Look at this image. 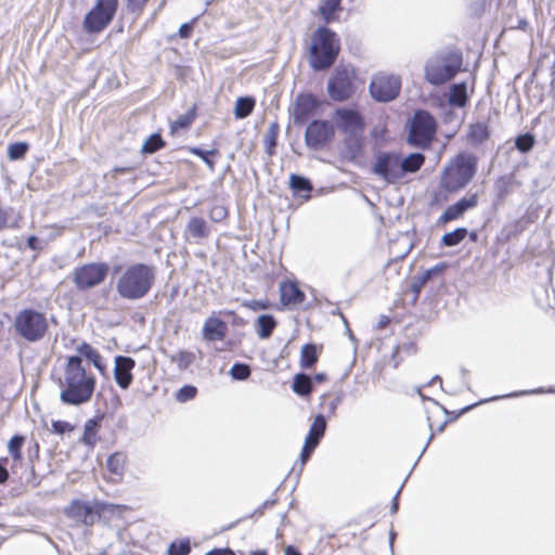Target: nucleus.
Returning <instances> with one entry per match:
<instances>
[{"mask_svg": "<svg viewBox=\"0 0 555 555\" xmlns=\"http://www.w3.org/2000/svg\"><path fill=\"white\" fill-rule=\"evenodd\" d=\"M29 147V144L25 141L11 143L8 146V158L10 160H21L26 156Z\"/></svg>", "mask_w": 555, "mask_h": 555, "instance_id": "nucleus-39", "label": "nucleus"}, {"mask_svg": "<svg viewBox=\"0 0 555 555\" xmlns=\"http://www.w3.org/2000/svg\"><path fill=\"white\" fill-rule=\"evenodd\" d=\"M26 247L34 251H40L43 249V242L37 235H29L26 240Z\"/></svg>", "mask_w": 555, "mask_h": 555, "instance_id": "nucleus-51", "label": "nucleus"}, {"mask_svg": "<svg viewBox=\"0 0 555 555\" xmlns=\"http://www.w3.org/2000/svg\"><path fill=\"white\" fill-rule=\"evenodd\" d=\"M356 73L347 66H337L327 82V93L333 101L343 102L356 92Z\"/></svg>", "mask_w": 555, "mask_h": 555, "instance_id": "nucleus-10", "label": "nucleus"}, {"mask_svg": "<svg viewBox=\"0 0 555 555\" xmlns=\"http://www.w3.org/2000/svg\"><path fill=\"white\" fill-rule=\"evenodd\" d=\"M102 418H103L102 415L101 416H94L92 418H89L85 423L82 437L80 439L81 442L85 446H88V447H91V448L95 446V443H96V435H98V431L101 428Z\"/></svg>", "mask_w": 555, "mask_h": 555, "instance_id": "nucleus-24", "label": "nucleus"}, {"mask_svg": "<svg viewBox=\"0 0 555 555\" xmlns=\"http://www.w3.org/2000/svg\"><path fill=\"white\" fill-rule=\"evenodd\" d=\"M292 389L295 393L301 397L309 396L313 390L312 378L305 373L296 374L294 377Z\"/></svg>", "mask_w": 555, "mask_h": 555, "instance_id": "nucleus-35", "label": "nucleus"}, {"mask_svg": "<svg viewBox=\"0 0 555 555\" xmlns=\"http://www.w3.org/2000/svg\"><path fill=\"white\" fill-rule=\"evenodd\" d=\"M436 121L426 111H417L411 121L408 141L418 147H427L436 133Z\"/></svg>", "mask_w": 555, "mask_h": 555, "instance_id": "nucleus-11", "label": "nucleus"}, {"mask_svg": "<svg viewBox=\"0 0 555 555\" xmlns=\"http://www.w3.org/2000/svg\"><path fill=\"white\" fill-rule=\"evenodd\" d=\"M245 307L251 309V310H262L267 308V302L260 301V300H253L248 304L245 302Z\"/></svg>", "mask_w": 555, "mask_h": 555, "instance_id": "nucleus-60", "label": "nucleus"}, {"mask_svg": "<svg viewBox=\"0 0 555 555\" xmlns=\"http://www.w3.org/2000/svg\"><path fill=\"white\" fill-rule=\"evenodd\" d=\"M513 176H501L494 181V190L499 199H504L512 191Z\"/></svg>", "mask_w": 555, "mask_h": 555, "instance_id": "nucleus-38", "label": "nucleus"}, {"mask_svg": "<svg viewBox=\"0 0 555 555\" xmlns=\"http://www.w3.org/2000/svg\"><path fill=\"white\" fill-rule=\"evenodd\" d=\"M197 391L198 390L194 385L186 384L177 390L175 398L178 402L184 403L193 400L196 397Z\"/></svg>", "mask_w": 555, "mask_h": 555, "instance_id": "nucleus-47", "label": "nucleus"}, {"mask_svg": "<svg viewBox=\"0 0 555 555\" xmlns=\"http://www.w3.org/2000/svg\"><path fill=\"white\" fill-rule=\"evenodd\" d=\"M467 233L466 228H457L452 232L446 233L441 238V243L447 247L456 246L466 237Z\"/></svg>", "mask_w": 555, "mask_h": 555, "instance_id": "nucleus-40", "label": "nucleus"}, {"mask_svg": "<svg viewBox=\"0 0 555 555\" xmlns=\"http://www.w3.org/2000/svg\"><path fill=\"white\" fill-rule=\"evenodd\" d=\"M276 499H268L266 500L258 508L254 511L253 514L248 515L250 518H257L261 516L264 512V509L271 508L275 505Z\"/></svg>", "mask_w": 555, "mask_h": 555, "instance_id": "nucleus-52", "label": "nucleus"}, {"mask_svg": "<svg viewBox=\"0 0 555 555\" xmlns=\"http://www.w3.org/2000/svg\"><path fill=\"white\" fill-rule=\"evenodd\" d=\"M275 326L276 321L271 314H260L254 323L255 332L261 339L269 338L272 335Z\"/></svg>", "mask_w": 555, "mask_h": 555, "instance_id": "nucleus-26", "label": "nucleus"}, {"mask_svg": "<svg viewBox=\"0 0 555 555\" xmlns=\"http://www.w3.org/2000/svg\"><path fill=\"white\" fill-rule=\"evenodd\" d=\"M25 441L26 437L24 435L15 434L11 437V439L8 442V451L13 460V464L11 466L12 470H14L15 466L23 461L22 449L25 444Z\"/></svg>", "mask_w": 555, "mask_h": 555, "instance_id": "nucleus-28", "label": "nucleus"}, {"mask_svg": "<svg viewBox=\"0 0 555 555\" xmlns=\"http://www.w3.org/2000/svg\"><path fill=\"white\" fill-rule=\"evenodd\" d=\"M126 461L127 454L125 452H114L106 460V468L114 475L122 476L125 473Z\"/></svg>", "mask_w": 555, "mask_h": 555, "instance_id": "nucleus-33", "label": "nucleus"}, {"mask_svg": "<svg viewBox=\"0 0 555 555\" xmlns=\"http://www.w3.org/2000/svg\"><path fill=\"white\" fill-rule=\"evenodd\" d=\"M64 386L60 393V400L66 405L78 406L89 402L95 389L96 379L88 375L79 356H70L64 369Z\"/></svg>", "mask_w": 555, "mask_h": 555, "instance_id": "nucleus-2", "label": "nucleus"}, {"mask_svg": "<svg viewBox=\"0 0 555 555\" xmlns=\"http://www.w3.org/2000/svg\"><path fill=\"white\" fill-rule=\"evenodd\" d=\"M318 361L317 348L312 344H306L301 348L300 365L304 369L312 367Z\"/></svg>", "mask_w": 555, "mask_h": 555, "instance_id": "nucleus-37", "label": "nucleus"}, {"mask_svg": "<svg viewBox=\"0 0 555 555\" xmlns=\"http://www.w3.org/2000/svg\"><path fill=\"white\" fill-rule=\"evenodd\" d=\"M335 120L339 130L356 134L364 130V120L360 113L349 108H337L335 111Z\"/></svg>", "mask_w": 555, "mask_h": 555, "instance_id": "nucleus-17", "label": "nucleus"}, {"mask_svg": "<svg viewBox=\"0 0 555 555\" xmlns=\"http://www.w3.org/2000/svg\"><path fill=\"white\" fill-rule=\"evenodd\" d=\"M8 457H0V485L7 482V480L10 477L9 470H8Z\"/></svg>", "mask_w": 555, "mask_h": 555, "instance_id": "nucleus-57", "label": "nucleus"}, {"mask_svg": "<svg viewBox=\"0 0 555 555\" xmlns=\"http://www.w3.org/2000/svg\"><path fill=\"white\" fill-rule=\"evenodd\" d=\"M230 375L234 380H243V362L236 361L230 369Z\"/></svg>", "mask_w": 555, "mask_h": 555, "instance_id": "nucleus-54", "label": "nucleus"}, {"mask_svg": "<svg viewBox=\"0 0 555 555\" xmlns=\"http://www.w3.org/2000/svg\"><path fill=\"white\" fill-rule=\"evenodd\" d=\"M339 403H340V398H339V397H337V398H335L334 400H332V401L328 403V405H327L328 412H330L331 414H335L336 409H337V406L339 405Z\"/></svg>", "mask_w": 555, "mask_h": 555, "instance_id": "nucleus-63", "label": "nucleus"}, {"mask_svg": "<svg viewBox=\"0 0 555 555\" xmlns=\"http://www.w3.org/2000/svg\"><path fill=\"white\" fill-rule=\"evenodd\" d=\"M279 134V126L275 122H272L268 129V131L264 134L263 143L266 152L269 155L274 154V149L276 146V140Z\"/></svg>", "mask_w": 555, "mask_h": 555, "instance_id": "nucleus-44", "label": "nucleus"}, {"mask_svg": "<svg viewBox=\"0 0 555 555\" xmlns=\"http://www.w3.org/2000/svg\"><path fill=\"white\" fill-rule=\"evenodd\" d=\"M113 505L103 501H82L75 499L64 508L65 516L85 526H93L107 511H112Z\"/></svg>", "mask_w": 555, "mask_h": 555, "instance_id": "nucleus-7", "label": "nucleus"}, {"mask_svg": "<svg viewBox=\"0 0 555 555\" xmlns=\"http://www.w3.org/2000/svg\"><path fill=\"white\" fill-rule=\"evenodd\" d=\"M478 205V194L473 193L469 196L462 197L455 204L450 205L439 217V222L448 223L461 218L467 210Z\"/></svg>", "mask_w": 555, "mask_h": 555, "instance_id": "nucleus-18", "label": "nucleus"}, {"mask_svg": "<svg viewBox=\"0 0 555 555\" xmlns=\"http://www.w3.org/2000/svg\"><path fill=\"white\" fill-rule=\"evenodd\" d=\"M197 17H194L192 21L183 23L178 30V35L182 39H189L194 30V23L196 22Z\"/></svg>", "mask_w": 555, "mask_h": 555, "instance_id": "nucleus-50", "label": "nucleus"}, {"mask_svg": "<svg viewBox=\"0 0 555 555\" xmlns=\"http://www.w3.org/2000/svg\"><path fill=\"white\" fill-rule=\"evenodd\" d=\"M545 392H555V389H553V388H550V389L537 388V389H531V390H520V391L512 392L509 395H505V396H502V397H493L491 399H485V400L480 401L479 403H475V404L468 405V406L463 409V412L469 411L470 409H473L477 404H480V403H483V402H488V401H491V400H496V399H500V398H514V397H519V396H525V395L545 393Z\"/></svg>", "mask_w": 555, "mask_h": 555, "instance_id": "nucleus-42", "label": "nucleus"}, {"mask_svg": "<svg viewBox=\"0 0 555 555\" xmlns=\"http://www.w3.org/2000/svg\"><path fill=\"white\" fill-rule=\"evenodd\" d=\"M114 379L116 384L124 390H127L133 383V369L135 367V360L128 356L118 354L114 359Z\"/></svg>", "mask_w": 555, "mask_h": 555, "instance_id": "nucleus-16", "label": "nucleus"}, {"mask_svg": "<svg viewBox=\"0 0 555 555\" xmlns=\"http://www.w3.org/2000/svg\"><path fill=\"white\" fill-rule=\"evenodd\" d=\"M318 107L312 94H299L294 105V118L298 125H304Z\"/></svg>", "mask_w": 555, "mask_h": 555, "instance_id": "nucleus-19", "label": "nucleus"}, {"mask_svg": "<svg viewBox=\"0 0 555 555\" xmlns=\"http://www.w3.org/2000/svg\"><path fill=\"white\" fill-rule=\"evenodd\" d=\"M205 555H235V553L230 547H216L207 552Z\"/></svg>", "mask_w": 555, "mask_h": 555, "instance_id": "nucleus-58", "label": "nucleus"}, {"mask_svg": "<svg viewBox=\"0 0 555 555\" xmlns=\"http://www.w3.org/2000/svg\"><path fill=\"white\" fill-rule=\"evenodd\" d=\"M490 138V130L487 122L478 121L470 124L467 131V142L472 146H478Z\"/></svg>", "mask_w": 555, "mask_h": 555, "instance_id": "nucleus-22", "label": "nucleus"}, {"mask_svg": "<svg viewBox=\"0 0 555 555\" xmlns=\"http://www.w3.org/2000/svg\"><path fill=\"white\" fill-rule=\"evenodd\" d=\"M463 66L460 50L446 49L431 55L425 63L424 78L431 86L438 87L452 80Z\"/></svg>", "mask_w": 555, "mask_h": 555, "instance_id": "nucleus-3", "label": "nucleus"}, {"mask_svg": "<svg viewBox=\"0 0 555 555\" xmlns=\"http://www.w3.org/2000/svg\"><path fill=\"white\" fill-rule=\"evenodd\" d=\"M190 153L199 157L210 169L215 166V157L218 154V151L212 150H205L201 146H192L189 149Z\"/></svg>", "mask_w": 555, "mask_h": 555, "instance_id": "nucleus-41", "label": "nucleus"}, {"mask_svg": "<svg viewBox=\"0 0 555 555\" xmlns=\"http://www.w3.org/2000/svg\"><path fill=\"white\" fill-rule=\"evenodd\" d=\"M51 426H52V431L54 434L61 435V436L74 430V426L67 421H61V420L52 421Z\"/></svg>", "mask_w": 555, "mask_h": 555, "instance_id": "nucleus-49", "label": "nucleus"}, {"mask_svg": "<svg viewBox=\"0 0 555 555\" xmlns=\"http://www.w3.org/2000/svg\"><path fill=\"white\" fill-rule=\"evenodd\" d=\"M317 446L305 441L301 453H300V462L301 465H305L306 462L309 460L313 451L315 450Z\"/></svg>", "mask_w": 555, "mask_h": 555, "instance_id": "nucleus-53", "label": "nucleus"}, {"mask_svg": "<svg viewBox=\"0 0 555 555\" xmlns=\"http://www.w3.org/2000/svg\"><path fill=\"white\" fill-rule=\"evenodd\" d=\"M165 144L166 142L164 141L162 134L159 132H154L144 140L141 152L143 154H154L163 149Z\"/></svg>", "mask_w": 555, "mask_h": 555, "instance_id": "nucleus-36", "label": "nucleus"}, {"mask_svg": "<svg viewBox=\"0 0 555 555\" xmlns=\"http://www.w3.org/2000/svg\"><path fill=\"white\" fill-rule=\"evenodd\" d=\"M197 105L194 104L186 111V113L180 115L176 120L170 122V133L175 134L179 130H188L194 122L197 116Z\"/></svg>", "mask_w": 555, "mask_h": 555, "instance_id": "nucleus-29", "label": "nucleus"}, {"mask_svg": "<svg viewBox=\"0 0 555 555\" xmlns=\"http://www.w3.org/2000/svg\"><path fill=\"white\" fill-rule=\"evenodd\" d=\"M245 117H247L248 115H250V113L253 112L254 107H255V99L251 98V96H245Z\"/></svg>", "mask_w": 555, "mask_h": 555, "instance_id": "nucleus-61", "label": "nucleus"}, {"mask_svg": "<svg viewBox=\"0 0 555 555\" xmlns=\"http://www.w3.org/2000/svg\"><path fill=\"white\" fill-rule=\"evenodd\" d=\"M149 0H127V9L130 12H142Z\"/></svg>", "mask_w": 555, "mask_h": 555, "instance_id": "nucleus-56", "label": "nucleus"}, {"mask_svg": "<svg viewBox=\"0 0 555 555\" xmlns=\"http://www.w3.org/2000/svg\"><path fill=\"white\" fill-rule=\"evenodd\" d=\"M425 163V156L423 153H420V152H416V153H411L406 156H403L401 154V171H402V179L405 177V175L408 173H414L416 171H418L422 166L424 165Z\"/></svg>", "mask_w": 555, "mask_h": 555, "instance_id": "nucleus-25", "label": "nucleus"}, {"mask_svg": "<svg viewBox=\"0 0 555 555\" xmlns=\"http://www.w3.org/2000/svg\"><path fill=\"white\" fill-rule=\"evenodd\" d=\"M334 137V127L327 120H313L306 128L305 142L312 150L322 149Z\"/></svg>", "mask_w": 555, "mask_h": 555, "instance_id": "nucleus-15", "label": "nucleus"}, {"mask_svg": "<svg viewBox=\"0 0 555 555\" xmlns=\"http://www.w3.org/2000/svg\"><path fill=\"white\" fill-rule=\"evenodd\" d=\"M326 425L327 423L325 416L322 414L317 415L309 428V433L305 441L318 447L320 440L325 434Z\"/></svg>", "mask_w": 555, "mask_h": 555, "instance_id": "nucleus-27", "label": "nucleus"}, {"mask_svg": "<svg viewBox=\"0 0 555 555\" xmlns=\"http://www.w3.org/2000/svg\"><path fill=\"white\" fill-rule=\"evenodd\" d=\"M340 51L337 35L325 26L318 27L312 34L309 64L314 70L331 67Z\"/></svg>", "mask_w": 555, "mask_h": 555, "instance_id": "nucleus-4", "label": "nucleus"}, {"mask_svg": "<svg viewBox=\"0 0 555 555\" xmlns=\"http://www.w3.org/2000/svg\"><path fill=\"white\" fill-rule=\"evenodd\" d=\"M112 275H118L115 284L119 298L135 301L146 297L156 281V268L145 262H132L125 268L112 267Z\"/></svg>", "mask_w": 555, "mask_h": 555, "instance_id": "nucleus-1", "label": "nucleus"}, {"mask_svg": "<svg viewBox=\"0 0 555 555\" xmlns=\"http://www.w3.org/2000/svg\"><path fill=\"white\" fill-rule=\"evenodd\" d=\"M188 234L195 240H203L209 235L207 222L201 217H192L186 224Z\"/></svg>", "mask_w": 555, "mask_h": 555, "instance_id": "nucleus-30", "label": "nucleus"}, {"mask_svg": "<svg viewBox=\"0 0 555 555\" xmlns=\"http://www.w3.org/2000/svg\"><path fill=\"white\" fill-rule=\"evenodd\" d=\"M234 115L237 119H243V95L237 96L235 101Z\"/></svg>", "mask_w": 555, "mask_h": 555, "instance_id": "nucleus-59", "label": "nucleus"}, {"mask_svg": "<svg viewBox=\"0 0 555 555\" xmlns=\"http://www.w3.org/2000/svg\"><path fill=\"white\" fill-rule=\"evenodd\" d=\"M12 326L16 337L28 344H36L47 336L49 319L44 312L26 307L16 312Z\"/></svg>", "mask_w": 555, "mask_h": 555, "instance_id": "nucleus-6", "label": "nucleus"}, {"mask_svg": "<svg viewBox=\"0 0 555 555\" xmlns=\"http://www.w3.org/2000/svg\"><path fill=\"white\" fill-rule=\"evenodd\" d=\"M374 159L373 172L376 176L390 184L402 180L401 153L382 151L376 153Z\"/></svg>", "mask_w": 555, "mask_h": 555, "instance_id": "nucleus-12", "label": "nucleus"}, {"mask_svg": "<svg viewBox=\"0 0 555 555\" xmlns=\"http://www.w3.org/2000/svg\"><path fill=\"white\" fill-rule=\"evenodd\" d=\"M221 313L223 314L224 320L216 315H210L205 320L202 328V335L205 340H222L227 334V323L238 325L242 322L241 317H238L233 310H224Z\"/></svg>", "mask_w": 555, "mask_h": 555, "instance_id": "nucleus-14", "label": "nucleus"}, {"mask_svg": "<svg viewBox=\"0 0 555 555\" xmlns=\"http://www.w3.org/2000/svg\"><path fill=\"white\" fill-rule=\"evenodd\" d=\"M467 86L466 82L454 83L450 88L449 103L452 106L464 107L467 104Z\"/></svg>", "mask_w": 555, "mask_h": 555, "instance_id": "nucleus-32", "label": "nucleus"}, {"mask_svg": "<svg viewBox=\"0 0 555 555\" xmlns=\"http://www.w3.org/2000/svg\"><path fill=\"white\" fill-rule=\"evenodd\" d=\"M225 217H227V209L223 206H215L210 210V218L215 222H219V221L223 220Z\"/></svg>", "mask_w": 555, "mask_h": 555, "instance_id": "nucleus-55", "label": "nucleus"}, {"mask_svg": "<svg viewBox=\"0 0 555 555\" xmlns=\"http://www.w3.org/2000/svg\"><path fill=\"white\" fill-rule=\"evenodd\" d=\"M118 0H96L92 9L85 15L82 28L87 34H100L113 22Z\"/></svg>", "mask_w": 555, "mask_h": 555, "instance_id": "nucleus-8", "label": "nucleus"}, {"mask_svg": "<svg viewBox=\"0 0 555 555\" xmlns=\"http://www.w3.org/2000/svg\"><path fill=\"white\" fill-rule=\"evenodd\" d=\"M195 361V353L188 350H180L176 356L171 357V362L177 363L178 367L186 370Z\"/></svg>", "mask_w": 555, "mask_h": 555, "instance_id": "nucleus-45", "label": "nucleus"}, {"mask_svg": "<svg viewBox=\"0 0 555 555\" xmlns=\"http://www.w3.org/2000/svg\"><path fill=\"white\" fill-rule=\"evenodd\" d=\"M341 0H321L319 12L325 23L333 22L335 13L341 11Z\"/></svg>", "mask_w": 555, "mask_h": 555, "instance_id": "nucleus-34", "label": "nucleus"}, {"mask_svg": "<svg viewBox=\"0 0 555 555\" xmlns=\"http://www.w3.org/2000/svg\"><path fill=\"white\" fill-rule=\"evenodd\" d=\"M478 158L472 153H461L444 168L440 186L448 193L465 189L477 172Z\"/></svg>", "mask_w": 555, "mask_h": 555, "instance_id": "nucleus-5", "label": "nucleus"}, {"mask_svg": "<svg viewBox=\"0 0 555 555\" xmlns=\"http://www.w3.org/2000/svg\"><path fill=\"white\" fill-rule=\"evenodd\" d=\"M443 269H444V264H437V266L424 271L422 274L414 276L413 281L411 283V289L415 294V296H418L422 288L426 285V283L434 275L440 273Z\"/></svg>", "mask_w": 555, "mask_h": 555, "instance_id": "nucleus-31", "label": "nucleus"}, {"mask_svg": "<svg viewBox=\"0 0 555 555\" xmlns=\"http://www.w3.org/2000/svg\"><path fill=\"white\" fill-rule=\"evenodd\" d=\"M192 551L190 539L173 540L167 550L168 555H189Z\"/></svg>", "mask_w": 555, "mask_h": 555, "instance_id": "nucleus-43", "label": "nucleus"}, {"mask_svg": "<svg viewBox=\"0 0 555 555\" xmlns=\"http://www.w3.org/2000/svg\"><path fill=\"white\" fill-rule=\"evenodd\" d=\"M112 268L107 262L98 261L78 266L73 272V282L80 292H86L102 284Z\"/></svg>", "mask_w": 555, "mask_h": 555, "instance_id": "nucleus-9", "label": "nucleus"}, {"mask_svg": "<svg viewBox=\"0 0 555 555\" xmlns=\"http://www.w3.org/2000/svg\"><path fill=\"white\" fill-rule=\"evenodd\" d=\"M403 485H401V487L399 488V490L397 491V493L395 494L393 499H392V503H391V506H390V511L392 514H396L399 509V495L401 493V490L403 488Z\"/></svg>", "mask_w": 555, "mask_h": 555, "instance_id": "nucleus-62", "label": "nucleus"}, {"mask_svg": "<svg viewBox=\"0 0 555 555\" xmlns=\"http://www.w3.org/2000/svg\"><path fill=\"white\" fill-rule=\"evenodd\" d=\"M289 188L295 195L304 199L310 198V193L313 190V185L308 178L296 173H292L289 177Z\"/></svg>", "mask_w": 555, "mask_h": 555, "instance_id": "nucleus-23", "label": "nucleus"}, {"mask_svg": "<svg viewBox=\"0 0 555 555\" xmlns=\"http://www.w3.org/2000/svg\"><path fill=\"white\" fill-rule=\"evenodd\" d=\"M77 351L79 357L86 358L93 366L99 371L101 375H105L107 372L106 364L103 361V357L100 352L87 341H82L78 347Z\"/></svg>", "mask_w": 555, "mask_h": 555, "instance_id": "nucleus-20", "label": "nucleus"}, {"mask_svg": "<svg viewBox=\"0 0 555 555\" xmlns=\"http://www.w3.org/2000/svg\"><path fill=\"white\" fill-rule=\"evenodd\" d=\"M401 90V78L396 75L377 74L369 86L371 96L377 102L387 103L395 100Z\"/></svg>", "mask_w": 555, "mask_h": 555, "instance_id": "nucleus-13", "label": "nucleus"}, {"mask_svg": "<svg viewBox=\"0 0 555 555\" xmlns=\"http://www.w3.org/2000/svg\"><path fill=\"white\" fill-rule=\"evenodd\" d=\"M533 145L534 137L531 133L520 134L515 140V146L521 153L529 152Z\"/></svg>", "mask_w": 555, "mask_h": 555, "instance_id": "nucleus-48", "label": "nucleus"}, {"mask_svg": "<svg viewBox=\"0 0 555 555\" xmlns=\"http://www.w3.org/2000/svg\"><path fill=\"white\" fill-rule=\"evenodd\" d=\"M280 296L283 305H300L306 298L295 282H283L280 285Z\"/></svg>", "mask_w": 555, "mask_h": 555, "instance_id": "nucleus-21", "label": "nucleus"}, {"mask_svg": "<svg viewBox=\"0 0 555 555\" xmlns=\"http://www.w3.org/2000/svg\"><path fill=\"white\" fill-rule=\"evenodd\" d=\"M284 555H302L295 546L287 545L284 550Z\"/></svg>", "mask_w": 555, "mask_h": 555, "instance_id": "nucleus-64", "label": "nucleus"}, {"mask_svg": "<svg viewBox=\"0 0 555 555\" xmlns=\"http://www.w3.org/2000/svg\"><path fill=\"white\" fill-rule=\"evenodd\" d=\"M14 214V209L12 207H9L7 209H3L0 207V231L4 228L9 227L11 229H16L20 227L18 222L21 220L20 214L16 215L14 220L10 222L11 215Z\"/></svg>", "mask_w": 555, "mask_h": 555, "instance_id": "nucleus-46", "label": "nucleus"}]
</instances>
